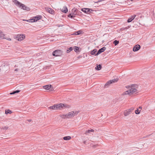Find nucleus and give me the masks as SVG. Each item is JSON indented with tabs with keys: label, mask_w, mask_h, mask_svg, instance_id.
Instances as JSON below:
<instances>
[{
	"label": "nucleus",
	"mask_w": 155,
	"mask_h": 155,
	"mask_svg": "<svg viewBox=\"0 0 155 155\" xmlns=\"http://www.w3.org/2000/svg\"><path fill=\"white\" fill-rule=\"evenodd\" d=\"M69 107V105L65 104L60 103L58 104H55L53 106L50 107L49 108L50 109L54 110H61L63 108H68Z\"/></svg>",
	"instance_id": "f257e3e1"
},
{
	"label": "nucleus",
	"mask_w": 155,
	"mask_h": 155,
	"mask_svg": "<svg viewBox=\"0 0 155 155\" xmlns=\"http://www.w3.org/2000/svg\"><path fill=\"white\" fill-rule=\"evenodd\" d=\"M12 1L16 5L21 9L27 11H29L30 10V9L29 7L26 6L25 5L22 4L17 0H12Z\"/></svg>",
	"instance_id": "f03ea898"
},
{
	"label": "nucleus",
	"mask_w": 155,
	"mask_h": 155,
	"mask_svg": "<svg viewBox=\"0 0 155 155\" xmlns=\"http://www.w3.org/2000/svg\"><path fill=\"white\" fill-rule=\"evenodd\" d=\"M138 86L137 85H133L132 86V87H131V89L129 90L126 91L124 93V94H129L130 95L133 94L137 91V90L136 88Z\"/></svg>",
	"instance_id": "7ed1b4c3"
},
{
	"label": "nucleus",
	"mask_w": 155,
	"mask_h": 155,
	"mask_svg": "<svg viewBox=\"0 0 155 155\" xmlns=\"http://www.w3.org/2000/svg\"><path fill=\"white\" fill-rule=\"evenodd\" d=\"M79 113L78 112L75 111H72L68 113V114H66L67 116V118H70L73 117L74 116L77 115Z\"/></svg>",
	"instance_id": "20e7f679"
},
{
	"label": "nucleus",
	"mask_w": 155,
	"mask_h": 155,
	"mask_svg": "<svg viewBox=\"0 0 155 155\" xmlns=\"http://www.w3.org/2000/svg\"><path fill=\"white\" fill-rule=\"evenodd\" d=\"M63 54V51L59 50H56L52 53V55L55 56H61Z\"/></svg>",
	"instance_id": "39448f33"
},
{
	"label": "nucleus",
	"mask_w": 155,
	"mask_h": 155,
	"mask_svg": "<svg viewBox=\"0 0 155 155\" xmlns=\"http://www.w3.org/2000/svg\"><path fill=\"white\" fill-rule=\"evenodd\" d=\"M8 67L7 65L4 64L0 67V72L1 71H8Z\"/></svg>",
	"instance_id": "423d86ee"
},
{
	"label": "nucleus",
	"mask_w": 155,
	"mask_h": 155,
	"mask_svg": "<svg viewBox=\"0 0 155 155\" xmlns=\"http://www.w3.org/2000/svg\"><path fill=\"white\" fill-rule=\"evenodd\" d=\"M118 78L114 79L108 81L105 84V86H108L110 84L114 83L118 81Z\"/></svg>",
	"instance_id": "0eeeda50"
},
{
	"label": "nucleus",
	"mask_w": 155,
	"mask_h": 155,
	"mask_svg": "<svg viewBox=\"0 0 155 155\" xmlns=\"http://www.w3.org/2000/svg\"><path fill=\"white\" fill-rule=\"evenodd\" d=\"M35 19H31L30 20H27V21L28 22H30V21H33L31 22H35L37 21L38 20L41 19V17L40 15H37L34 17Z\"/></svg>",
	"instance_id": "6e6552de"
},
{
	"label": "nucleus",
	"mask_w": 155,
	"mask_h": 155,
	"mask_svg": "<svg viewBox=\"0 0 155 155\" xmlns=\"http://www.w3.org/2000/svg\"><path fill=\"white\" fill-rule=\"evenodd\" d=\"M25 37V35L22 34L17 35L16 38L18 40L21 41L23 40Z\"/></svg>",
	"instance_id": "1a4fd4ad"
},
{
	"label": "nucleus",
	"mask_w": 155,
	"mask_h": 155,
	"mask_svg": "<svg viewBox=\"0 0 155 155\" xmlns=\"http://www.w3.org/2000/svg\"><path fill=\"white\" fill-rule=\"evenodd\" d=\"M45 9L46 11L50 14L53 15L55 13V12L52 8L47 7L45 8Z\"/></svg>",
	"instance_id": "9d476101"
},
{
	"label": "nucleus",
	"mask_w": 155,
	"mask_h": 155,
	"mask_svg": "<svg viewBox=\"0 0 155 155\" xmlns=\"http://www.w3.org/2000/svg\"><path fill=\"white\" fill-rule=\"evenodd\" d=\"M106 48H105V47H103L102 48L99 49L98 50V51L97 54H95V55H98V54H100L102 52L104 51H105V50H106Z\"/></svg>",
	"instance_id": "9b49d317"
},
{
	"label": "nucleus",
	"mask_w": 155,
	"mask_h": 155,
	"mask_svg": "<svg viewBox=\"0 0 155 155\" xmlns=\"http://www.w3.org/2000/svg\"><path fill=\"white\" fill-rule=\"evenodd\" d=\"M140 46L139 45H135L133 48V51H138L140 48Z\"/></svg>",
	"instance_id": "f8f14e48"
},
{
	"label": "nucleus",
	"mask_w": 155,
	"mask_h": 155,
	"mask_svg": "<svg viewBox=\"0 0 155 155\" xmlns=\"http://www.w3.org/2000/svg\"><path fill=\"white\" fill-rule=\"evenodd\" d=\"M90 10L92 11V9L90 8H83L81 9V11L86 13H88Z\"/></svg>",
	"instance_id": "ddd939ff"
},
{
	"label": "nucleus",
	"mask_w": 155,
	"mask_h": 155,
	"mask_svg": "<svg viewBox=\"0 0 155 155\" xmlns=\"http://www.w3.org/2000/svg\"><path fill=\"white\" fill-rule=\"evenodd\" d=\"M136 15H133L131 16L127 20V22H131L134 19V18L136 17Z\"/></svg>",
	"instance_id": "4468645a"
},
{
	"label": "nucleus",
	"mask_w": 155,
	"mask_h": 155,
	"mask_svg": "<svg viewBox=\"0 0 155 155\" xmlns=\"http://www.w3.org/2000/svg\"><path fill=\"white\" fill-rule=\"evenodd\" d=\"M51 87V85L50 84L47 85L43 86V88L46 90L49 89Z\"/></svg>",
	"instance_id": "2eb2a0df"
},
{
	"label": "nucleus",
	"mask_w": 155,
	"mask_h": 155,
	"mask_svg": "<svg viewBox=\"0 0 155 155\" xmlns=\"http://www.w3.org/2000/svg\"><path fill=\"white\" fill-rule=\"evenodd\" d=\"M130 113H131L130 112L129 110H127L124 111V115L125 116H126L130 114Z\"/></svg>",
	"instance_id": "dca6fc26"
},
{
	"label": "nucleus",
	"mask_w": 155,
	"mask_h": 155,
	"mask_svg": "<svg viewBox=\"0 0 155 155\" xmlns=\"http://www.w3.org/2000/svg\"><path fill=\"white\" fill-rule=\"evenodd\" d=\"M61 11L64 13H66L68 11V9L66 6H64L63 8L61 9Z\"/></svg>",
	"instance_id": "f3484780"
},
{
	"label": "nucleus",
	"mask_w": 155,
	"mask_h": 155,
	"mask_svg": "<svg viewBox=\"0 0 155 155\" xmlns=\"http://www.w3.org/2000/svg\"><path fill=\"white\" fill-rule=\"evenodd\" d=\"M94 131V130L93 129L89 130H87L85 132V134L87 135L88 134H90L91 132H93Z\"/></svg>",
	"instance_id": "a211bd4d"
},
{
	"label": "nucleus",
	"mask_w": 155,
	"mask_h": 155,
	"mask_svg": "<svg viewBox=\"0 0 155 155\" xmlns=\"http://www.w3.org/2000/svg\"><path fill=\"white\" fill-rule=\"evenodd\" d=\"M101 65L100 64L98 65H97L95 67V69L97 70H100L101 68Z\"/></svg>",
	"instance_id": "6ab92c4d"
},
{
	"label": "nucleus",
	"mask_w": 155,
	"mask_h": 155,
	"mask_svg": "<svg viewBox=\"0 0 155 155\" xmlns=\"http://www.w3.org/2000/svg\"><path fill=\"white\" fill-rule=\"evenodd\" d=\"M71 137L70 136L65 137L63 138V139L64 140H70L71 139Z\"/></svg>",
	"instance_id": "aec40b11"
},
{
	"label": "nucleus",
	"mask_w": 155,
	"mask_h": 155,
	"mask_svg": "<svg viewBox=\"0 0 155 155\" xmlns=\"http://www.w3.org/2000/svg\"><path fill=\"white\" fill-rule=\"evenodd\" d=\"M12 113V111L9 110V109L7 110H5V114H11Z\"/></svg>",
	"instance_id": "412c9836"
},
{
	"label": "nucleus",
	"mask_w": 155,
	"mask_h": 155,
	"mask_svg": "<svg viewBox=\"0 0 155 155\" xmlns=\"http://www.w3.org/2000/svg\"><path fill=\"white\" fill-rule=\"evenodd\" d=\"M5 36V35L3 32L0 31V38H3Z\"/></svg>",
	"instance_id": "4be33fe9"
},
{
	"label": "nucleus",
	"mask_w": 155,
	"mask_h": 155,
	"mask_svg": "<svg viewBox=\"0 0 155 155\" xmlns=\"http://www.w3.org/2000/svg\"><path fill=\"white\" fill-rule=\"evenodd\" d=\"M97 51V49H95L91 52V54L92 55H94L95 54V53Z\"/></svg>",
	"instance_id": "5701e85b"
},
{
	"label": "nucleus",
	"mask_w": 155,
	"mask_h": 155,
	"mask_svg": "<svg viewBox=\"0 0 155 155\" xmlns=\"http://www.w3.org/2000/svg\"><path fill=\"white\" fill-rule=\"evenodd\" d=\"M73 49L72 47H71L68 48V49L66 51V52L67 53H69L71 51H72Z\"/></svg>",
	"instance_id": "b1692460"
},
{
	"label": "nucleus",
	"mask_w": 155,
	"mask_h": 155,
	"mask_svg": "<svg viewBox=\"0 0 155 155\" xmlns=\"http://www.w3.org/2000/svg\"><path fill=\"white\" fill-rule=\"evenodd\" d=\"M59 116L63 119H65V118H67V116H66V114L64 115V114H60L59 115Z\"/></svg>",
	"instance_id": "393cba45"
},
{
	"label": "nucleus",
	"mask_w": 155,
	"mask_h": 155,
	"mask_svg": "<svg viewBox=\"0 0 155 155\" xmlns=\"http://www.w3.org/2000/svg\"><path fill=\"white\" fill-rule=\"evenodd\" d=\"M20 91L19 90H16V91H13L12 92L10 93V94H15V93L19 92H20Z\"/></svg>",
	"instance_id": "a878e982"
},
{
	"label": "nucleus",
	"mask_w": 155,
	"mask_h": 155,
	"mask_svg": "<svg viewBox=\"0 0 155 155\" xmlns=\"http://www.w3.org/2000/svg\"><path fill=\"white\" fill-rule=\"evenodd\" d=\"M119 43V41H117V40H115L113 42L115 46L117 45V44H118Z\"/></svg>",
	"instance_id": "bb28decb"
},
{
	"label": "nucleus",
	"mask_w": 155,
	"mask_h": 155,
	"mask_svg": "<svg viewBox=\"0 0 155 155\" xmlns=\"http://www.w3.org/2000/svg\"><path fill=\"white\" fill-rule=\"evenodd\" d=\"M80 33H81L80 31H77L75 32L74 33L73 35H80Z\"/></svg>",
	"instance_id": "cd10ccee"
},
{
	"label": "nucleus",
	"mask_w": 155,
	"mask_h": 155,
	"mask_svg": "<svg viewBox=\"0 0 155 155\" xmlns=\"http://www.w3.org/2000/svg\"><path fill=\"white\" fill-rule=\"evenodd\" d=\"M140 110H139L138 109H137V110L135 111V113L136 114H139L140 113Z\"/></svg>",
	"instance_id": "c85d7f7f"
},
{
	"label": "nucleus",
	"mask_w": 155,
	"mask_h": 155,
	"mask_svg": "<svg viewBox=\"0 0 155 155\" xmlns=\"http://www.w3.org/2000/svg\"><path fill=\"white\" fill-rule=\"evenodd\" d=\"M8 128V126H5L1 127V129L4 130H7Z\"/></svg>",
	"instance_id": "c756f323"
},
{
	"label": "nucleus",
	"mask_w": 155,
	"mask_h": 155,
	"mask_svg": "<svg viewBox=\"0 0 155 155\" xmlns=\"http://www.w3.org/2000/svg\"><path fill=\"white\" fill-rule=\"evenodd\" d=\"M74 50L75 51H78L79 50V48L78 47L74 46Z\"/></svg>",
	"instance_id": "7c9ffc66"
},
{
	"label": "nucleus",
	"mask_w": 155,
	"mask_h": 155,
	"mask_svg": "<svg viewBox=\"0 0 155 155\" xmlns=\"http://www.w3.org/2000/svg\"><path fill=\"white\" fill-rule=\"evenodd\" d=\"M3 39H6L7 40H8L10 41L11 40V38H8V37H5V36L4 37V38H3Z\"/></svg>",
	"instance_id": "2f4dec72"
},
{
	"label": "nucleus",
	"mask_w": 155,
	"mask_h": 155,
	"mask_svg": "<svg viewBox=\"0 0 155 155\" xmlns=\"http://www.w3.org/2000/svg\"><path fill=\"white\" fill-rule=\"evenodd\" d=\"M134 109V108L133 107H132L128 109V110H129L130 112L131 113L132 111Z\"/></svg>",
	"instance_id": "473e14b6"
},
{
	"label": "nucleus",
	"mask_w": 155,
	"mask_h": 155,
	"mask_svg": "<svg viewBox=\"0 0 155 155\" xmlns=\"http://www.w3.org/2000/svg\"><path fill=\"white\" fill-rule=\"evenodd\" d=\"M68 17H70L71 18H73V15H72V14H70L68 15Z\"/></svg>",
	"instance_id": "72a5a7b5"
},
{
	"label": "nucleus",
	"mask_w": 155,
	"mask_h": 155,
	"mask_svg": "<svg viewBox=\"0 0 155 155\" xmlns=\"http://www.w3.org/2000/svg\"><path fill=\"white\" fill-rule=\"evenodd\" d=\"M76 10V9L75 8H73L72 10V12H74V13L75 12Z\"/></svg>",
	"instance_id": "f704fd0d"
},
{
	"label": "nucleus",
	"mask_w": 155,
	"mask_h": 155,
	"mask_svg": "<svg viewBox=\"0 0 155 155\" xmlns=\"http://www.w3.org/2000/svg\"><path fill=\"white\" fill-rule=\"evenodd\" d=\"M18 65H19V66H21V64H17L16 65H15V67H18Z\"/></svg>",
	"instance_id": "c9c22d12"
},
{
	"label": "nucleus",
	"mask_w": 155,
	"mask_h": 155,
	"mask_svg": "<svg viewBox=\"0 0 155 155\" xmlns=\"http://www.w3.org/2000/svg\"><path fill=\"white\" fill-rule=\"evenodd\" d=\"M57 26L58 27H60V26H61V25H59V24H58V25H57Z\"/></svg>",
	"instance_id": "e433bc0d"
},
{
	"label": "nucleus",
	"mask_w": 155,
	"mask_h": 155,
	"mask_svg": "<svg viewBox=\"0 0 155 155\" xmlns=\"http://www.w3.org/2000/svg\"><path fill=\"white\" fill-rule=\"evenodd\" d=\"M142 107L141 106H139L138 108L139 109H142Z\"/></svg>",
	"instance_id": "4c0bfd02"
},
{
	"label": "nucleus",
	"mask_w": 155,
	"mask_h": 155,
	"mask_svg": "<svg viewBox=\"0 0 155 155\" xmlns=\"http://www.w3.org/2000/svg\"><path fill=\"white\" fill-rule=\"evenodd\" d=\"M18 71V69L17 68L15 69V71Z\"/></svg>",
	"instance_id": "58836bf2"
},
{
	"label": "nucleus",
	"mask_w": 155,
	"mask_h": 155,
	"mask_svg": "<svg viewBox=\"0 0 155 155\" xmlns=\"http://www.w3.org/2000/svg\"><path fill=\"white\" fill-rule=\"evenodd\" d=\"M27 120L29 122H31V119Z\"/></svg>",
	"instance_id": "ea45409f"
},
{
	"label": "nucleus",
	"mask_w": 155,
	"mask_h": 155,
	"mask_svg": "<svg viewBox=\"0 0 155 155\" xmlns=\"http://www.w3.org/2000/svg\"><path fill=\"white\" fill-rule=\"evenodd\" d=\"M75 15V14H73V18H74L75 17V16L74 15Z\"/></svg>",
	"instance_id": "a19ab883"
}]
</instances>
